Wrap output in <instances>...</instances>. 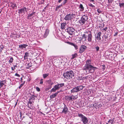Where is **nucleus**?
I'll use <instances>...</instances> for the list:
<instances>
[{"instance_id":"f257e3e1","label":"nucleus","mask_w":124,"mask_h":124,"mask_svg":"<svg viewBox=\"0 0 124 124\" xmlns=\"http://www.w3.org/2000/svg\"><path fill=\"white\" fill-rule=\"evenodd\" d=\"M85 62L86 63L83 70L85 71L87 74L93 73L95 69H97V68L94 67L91 65L92 62L91 60H86Z\"/></svg>"},{"instance_id":"f03ea898","label":"nucleus","mask_w":124,"mask_h":124,"mask_svg":"<svg viewBox=\"0 0 124 124\" xmlns=\"http://www.w3.org/2000/svg\"><path fill=\"white\" fill-rule=\"evenodd\" d=\"M63 76L64 78L68 79H73L74 78L75 74L73 71L71 70L64 72Z\"/></svg>"},{"instance_id":"7ed1b4c3","label":"nucleus","mask_w":124,"mask_h":124,"mask_svg":"<svg viewBox=\"0 0 124 124\" xmlns=\"http://www.w3.org/2000/svg\"><path fill=\"white\" fill-rule=\"evenodd\" d=\"M64 83H61L60 84H58L54 86L50 90V92H56V90H59L61 87H62L64 86Z\"/></svg>"},{"instance_id":"20e7f679","label":"nucleus","mask_w":124,"mask_h":124,"mask_svg":"<svg viewBox=\"0 0 124 124\" xmlns=\"http://www.w3.org/2000/svg\"><path fill=\"white\" fill-rule=\"evenodd\" d=\"M88 19L87 16L85 15H83L80 20L79 21V23L80 25H82L85 24V22H87Z\"/></svg>"},{"instance_id":"39448f33","label":"nucleus","mask_w":124,"mask_h":124,"mask_svg":"<svg viewBox=\"0 0 124 124\" xmlns=\"http://www.w3.org/2000/svg\"><path fill=\"white\" fill-rule=\"evenodd\" d=\"M85 87V86L82 85H80L76 86L74 87L71 91V93H74L79 92L82 90L83 88Z\"/></svg>"},{"instance_id":"423d86ee","label":"nucleus","mask_w":124,"mask_h":124,"mask_svg":"<svg viewBox=\"0 0 124 124\" xmlns=\"http://www.w3.org/2000/svg\"><path fill=\"white\" fill-rule=\"evenodd\" d=\"M78 116L81 119V120L84 124H86L88 122L87 118L82 114L78 113Z\"/></svg>"},{"instance_id":"0eeeda50","label":"nucleus","mask_w":124,"mask_h":124,"mask_svg":"<svg viewBox=\"0 0 124 124\" xmlns=\"http://www.w3.org/2000/svg\"><path fill=\"white\" fill-rule=\"evenodd\" d=\"M76 17V15L73 14H69L66 15L64 19L66 21L71 20L73 19V18H75Z\"/></svg>"},{"instance_id":"6e6552de","label":"nucleus","mask_w":124,"mask_h":124,"mask_svg":"<svg viewBox=\"0 0 124 124\" xmlns=\"http://www.w3.org/2000/svg\"><path fill=\"white\" fill-rule=\"evenodd\" d=\"M75 29L72 27H68L65 29V31L68 32L69 34L72 35L74 34Z\"/></svg>"},{"instance_id":"1a4fd4ad","label":"nucleus","mask_w":124,"mask_h":124,"mask_svg":"<svg viewBox=\"0 0 124 124\" xmlns=\"http://www.w3.org/2000/svg\"><path fill=\"white\" fill-rule=\"evenodd\" d=\"M92 33L91 31H87V38L88 41L89 42H92L93 37Z\"/></svg>"},{"instance_id":"9d476101","label":"nucleus","mask_w":124,"mask_h":124,"mask_svg":"<svg viewBox=\"0 0 124 124\" xmlns=\"http://www.w3.org/2000/svg\"><path fill=\"white\" fill-rule=\"evenodd\" d=\"M27 8L26 7H23L22 8L20 9H19L18 10V13L19 15L22 13H24L25 11L26 12H27Z\"/></svg>"},{"instance_id":"9b49d317","label":"nucleus","mask_w":124,"mask_h":124,"mask_svg":"<svg viewBox=\"0 0 124 124\" xmlns=\"http://www.w3.org/2000/svg\"><path fill=\"white\" fill-rule=\"evenodd\" d=\"M87 47L84 45L81 46L79 48V53L81 54L85 51V50L86 49Z\"/></svg>"},{"instance_id":"f8f14e48","label":"nucleus","mask_w":124,"mask_h":124,"mask_svg":"<svg viewBox=\"0 0 124 124\" xmlns=\"http://www.w3.org/2000/svg\"><path fill=\"white\" fill-rule=\"evenodd\" d=\"M93 106V108H95L96 110L98 111L99 110L100 108H101L102 107V105L101 104H97L96 103H95L94 104Z\"/></svg>"},{"instance_id":"ddd939ff","label":"nucleus","mask_w":124,"mask_h":124,"mask_svg":"<svg viewBox=\"0 0 124 124\" xmlns=\"http://www.w3.org/2000/svg\"><path fill=\"white\" fill-rule=\"evenodd\" d=\"M68 111V109L66 105L64 104V107L62 112V113H63L64 114H66Z\"/></svg>"},{"instance_id":"4468645a","label":"nucleus","mask_w":124,"mask_h":124,"mask_svg":"<svg viewBox=\"0 0 124 124\" xmlns=\"http://www.w3.org/2000/svg\"><path fill=\"white\" fill-rule=\"evenodd\" d=\"M101 34V32H99L98 33L95 35V38L97 40H101V38L100 37Z\"/></svg>"},{"instance_id":"2eb2a0df","label":"nucleus","mask_w":124,"mask_h":124,"mask_svg":"<svg viewBox=\"0 0 124 124\" xmlns=\"http://www.w3.org/2000/svg\"><path fill=\"white\" fill-rule=\"evenodd\" d=\"M67 100L68 101H72L74 100V97L73 95H71L70 96H67L66 98Z\"/></svg>"},{"instance_id":"dca6fc26","label":"nucleus","mask_w":124,"mask_h":124,"mask_svg":"<svg viewBox=\"0 0 124 124\" xmlns=\"http://www.w3.org/2000/svg\"><path fill=\"white\" fill-rule=\"evenodd\" d=\"M115 118H113L109 119L108 121V123H107L106 124H113L115 123V122L114 121Z\"/></svg>"},{"instance_id":"f3484780","label":"nucleus","mask_w":124,"mask_h":124,"mask_svg":"<svg viewBox=\"0 0 124 124\" xmlns=\"http://www.w3.org/2000/svg\"><path fill=\"white\" fill-rule=\"evenodd\" d=\"M34 62H35V63H36L38 64L36 66V67H38L41 62V61L40 58L38 59L36 61H34Z\"/></svg>"},{"instance_id":"a211bd4d","label":"nucleus","mask_w":124,"mask_h":124,"mask_svg":"<svg viewBox=\"0 0 124 124\" xmlns=\"http://www.w3.org/2000/svg\"><path fill=\"white\" fill-rule=\"evenodd\" d=\"M6 82V80H4L0 81V89L1 88L3 85L5 84Z\"/></svg>"},{"instance_id":"6ab92c4d","label":"nucleus","mask_w":124,"mask_h":124,"mask_svg":"<svg viewBox=\"0 0 124 124\" xmlns=\"http://www.w3.org/2000/svg\"><path fill=\"white\" fill-rule=\"evenodd\" d=\"M11 5V6L12 7L13 9H16L17 7L16 4L15 3L10 2V3Z\"/></svg>"},{"instance_id":"aec40b11","label":"nucleus","mask_w":124,"mask_h":124,"mask_svg":"<svg viewBox=\"0 0 124 124\" xmlns=\"http://www.w3.org/2000/svg\"><path fill=\"white\" fill-rule=\"evenodd\" d=\"M28 46L26 44H23L19 45V48L21 49H23L24 48H25L26 47Z\"/></svg>"},{"instance_id":"412c9836","label":"nucleus","mask_w":124,"mask_h":124,"mask_svg":"<svg viewBox=\"0 0 124 124\" xmlns=\"http://www.w3.org/2000/svg\"><path fill=\"white\" fill-rule=\"evenodd\" d=\"M87 31H86L85 32V34H83L82 35V38H81V39H80V40H81L83 38L86 39L87 38Z\"/></svg>"},{"instance_id":"4be33fe9","label":"nucleus","mask_w":124,"mask_h":124,"mask_svg":"<svg viewBox=\"0 0 124 124\" xmlns=\"http://www.w3.org/2000/svg\"><path fill=\"white\" fill-rule=\"evenodd\" d=\"M67 24L66 23H63L61 24V27L62 30H64Z\"/></svg>"},{"instance_id":"5701e85b","label":"nucleus","mask_w":124,"mask_h":124,"mask_svg":"<svg viewBox=\"0 0 124 124\" xmlns=\"http://www.w3.org/2000/svg\"><path fill=\"white\" fill-rule=\"evenodd\" d=\"M48 33L49 31L48 30H46L43 36V37L45 38H46L48 35Z\"/></svg>"},{"instance_id":"b1692460","label":"nucleus","mask_w":124,"mask_h":124,"mask_svg":"<svg viewBox=\"0 0 124 124\" xmlns=\"http://www.w3.org/2000/svg\"><path fill=\"white\" fill-rule=\"evenodd\" d=\"M29 56V53L28 52H26L25 54V55L24 57V59H28V57Z\"/></svg>"},{"instance_id":"393cba45","label":"nucleus","mask_w":124,"mask_h":124,"mask_svg":"<svg viewBox=\"0 0 124 124\" xmlns=\"http://www.w3.org/2000/svg\"><path fill=\"white\" fill-rule=\"evenodd\" d=\"M36 98V96L34 95H32L30 97V98L29 99H30L31 100L34 101V100H35V98Z\"/></svg>"},{"instance_id":"a878e982","label":"nucleus","mask_w":124,"mask_h":124,"mask_svg":"<svg viewBox=\"0 0 124 124\" xmlns=\"http://www.w3.org/2000/svg\"><path fill=\"white\" fill-rule=\"evenodd\" d=\"M78 54L77 53H75L74 54H72L71 55L72 57L71 58V59H73L78 56Z\"/></svg>"},{"instance_id":"bb28decb","label":"nucleus","mask_w":124,"mask_h":124,"mask_svg":"<svg viewBox=\"0 0 124 124\" xmlns=\"http://www.w3.org/2000/svg\"><path fill=\"white\" fill-rule=\"evenodd\" d=\"M79 8H80V10L81 11H83L84 9V7H83V5L80 4L79 7Z\"/></svg>"},{"instance_id":"cd10ccee","label":"nucleus","mask_w":124,"mask_h":124,"mask_svg":"<svg viewBox=\"0 0 124 124\" xmlns=\"http://www.w3.org/2000/svg\"><path fill=\"white\" fill-rule=\"evenodd\" d=\"M32 63L31 62L29 63L26 67V69H29L30 67L32 66Z\"/></svg>"},{"instance_id":"c85d7f7f","label":"nucleus","mask_w":124,"mask_h":124,"mask_svg":"<svg viewBox=\"0 0 124 124\" xmlns=\"http://www.w3.org/2000/svg\"><path fill=\"white\" fill-rule=\"evenodd\" d=\"M62 6V4L60 5L56 6L55 7V11H58V9L61 8V7Z\"/></svg>"},{"instance_id":"c756f323","label":"nucleus","mask_w":124,"mask_h":124,"mask_svg":"<svg viewBox=\"0 0 124 124\" xmlns=\"http://www.w3.org/2000/svg\"><path fill=\"white\" fill-rule=\"evenodd\" d=\"M49 75V73H46L43 74V77L44 78H46L47 76H48Z\"/></svg>"},{"instance_id":"7c9ffc66","label":"nucleus","mask_w":124,"mask_h":124,"mask_svg":"<svg viewBox=\"0 0 124 124\" xmlns=\"http://www.w3.org/2000/svg\"><path fill=\"white\" fill-rule=\"evenodd\" d=\"M57 96L56 94L55 93L54 94H52V95H50V97L51 99H52L55 98L56 96Z\"/></svg>"},{"instance_id":"2f4dec72","label":"nucleus","mask_w":124,"mask_h":124,"mask_svg":"<svg viewBox=\"0 0 124 124\" xmlns=\"http://www.w3.org/2000/svg\"><path fill=\"white\" fill-rule=\"evenodd\" d=\"M35 13V12H32L31 14H29L27 16L28 18V19L31 16Z\"/></svg>"},{"instance_id":"473e14b6","label":"nucleus","mask_w":124,"mask_h":124,"mask_svg":"<svg viewBox=\"0 0 124 124\" xmlns=\"http://www.w3.org/2000/svg\"><path fill=\"white\" fill-rule=\"evenodd\" d=\"M95 49L96 50L97 52H98L99 50L100 47L99 46H97L95 47Z\"/></svg>"},{"instance_id":"72a5a7b5","label":"nucleus","mask_w":124,"mask_h":124,"mask_svg":"<svg viewBox=\"0 0 124 124\" xmlns=\"http://www.w3.org/2000/svg\"><path fill=\"white\" fill-rule=\"evenodd\" d=\"M13 58L12 57H11L10 58V59L9 61V62L10 63H12L13 61Z\"/></svg>"},{"instance_id":"f704fd0d","label":"nucleus","mask_w":124,"mask_h":124,"mask_svg":"<svg viewBox=\"0 0 124 124\" xmlns=\"http://www.w3.org/2000/svg\"><path fill=\"white\" fill-rule=\"evenodd\" d=\"M32 102H34V101H32L30 99H29V101L28 102V104H32Z\"/></svg>"},{"instance_id":"c9c22d12","label":"nucleus","mask_w":124,"mask_h":124,"mask_svg":"<svg viewBox=\"0 0 124 124\" xmlns=\"http://www.w3.org/2000/svg\"><path fill=\"white\" fill-rule=\"evenodd\" d=\"M119 6L120 8L124 7V3H119Z\"/></svg>"},{"instance_id":"e433bc0d","label":"nucleus","mask_w":124,"mask_h":124,"mask_svg":"<svg viewBox=\"0 0 124 124\" xmlns=\"http://www.w3.org/2000/svg\"><path fill=\"white\" fill-rule=\"evenodd\" d=\"M28 107L29 108L31 109H32L33 108V107L31 105V104H28Z\"/></svg>"},{"instance_id":"4c0bfd02","label":"nucleus","mask_w":124,"mask_h":124,"mask_svg":"<svg viewBox=\"0 0 124 124\" xmlns=\"http://www.w3.org/2000/svg\"><path fill=\"white\" fill-rule=\"evenodd\" d=\"M25 83V81H24L23 83L21 84L20 85V86L19 87V89H20L22 87V86H23L24 84Z\"/></svg>"},{"instance_id":"58836bf2","label":"nucleus","mask_w":124,"mask_h":124,"mask_svg":"<svg viewBox=\"0 0 124 124\" xmlns=\"http://www.w3.org/2000/svg\"><path fill=\"white\" fill-rule=\"evenodd\" d=\"M67 43L69 45H71L73 46L75 44H74L73 43L70 42H67Z\"/></svg>"},{"instance_id":"ea45409f","label":"nucleus","mask_w":124,"mask_h":124,"mask_svg":"<svg viewBox=\"0 0 124 124\" xmlns=\"http://www.w3.org/2000/svg\"><path fill=\"white\" fill-rule=\"evenodd\" d=\"M43 83V79L42 78L41 79L39 82V84L42 85Z\"/></svg>"},{"instance_id":"a19ab883","label":"nucleus","mask_w":124,"mask_h":124,"mask_svg":"<svg viewBox=\"0 0 124 124\" xmlns=\"http://www.w3.org/2000/svg\"><path fill=\"white\" fill-rule=\"evenodd\" d=\"M88 5L89 6L92 7L93 8H94V7H95V6L94 5H93L92 4H91V3H89Z\"/></svg>"},{"instance_id":"79ce46f5","label":"nucleus","mask_w":124,"mask_h":124,"mask_svg":"<svg viewBox=\"0 0 124 124\" xmlns=\"http://www.w3.org/2000/svg\"><path fill=\"white\" fill-rule=\"evenodd\" d=\"M36 89L38 92H39L40 91V88L38 87H36Z\"/></svg>"},{"instance_id":"37998d69","label":"nucleus","mask_w":124,"mask_h":124,"mask_svg":"<svg viewBox=\"0 0 124 124\" xmlns=\"http://www.w3.org/2000/svg\"><path fill=\"white\" fill-rule=\"evenodd\" d=\"M82 76H78L77 78V79L78 80H81L82 79Z\"/></svg>"},{"instance_id":"c03bdc74","label":"nucleus","mask_w":124,"mask_h":124,"mask_svg":"<svg viewBox=\"0 0 124 124\" xmlns=\"http://www.w3.org/2000/svg\"><path fill=\"white\" fill-rule=\"evenodd\" d=\"M113 0H108V2L109 4H110L112 3L113 1Z\"/></svg>"},{"instance_id":"a18cd8bd","label":"nucleus","mask_w":124,"mask_h":124,"mask_svg":"<svg viewBox=\"0 0 124 124\" xmlns=\"http://www.w3.org/2000/svg\"><path fill=\"white\" fill-rule=\"evenodd\" d=\"M97 11L99 13H101L102 12V11L100 10V9H97Z\"/></svg>"},{"instance_id":"49530a36","label":"nucleus","mask_w":124,"mask_h":124,"mask_svg":"<svg viewBox=\"0 0 124 124\" xmlns=\"http://www.w3.org/2000/svg\"><path fill=\"white\" fill-rule=\"evenodd\" d=\"M73 46H74V47L75 49L77 50L78 49V46L75 45V44Z\"/></svg>"},{"instance_id":"de8ad7c7","label":"nucleus","mask_w":124,"mask_h":124,"mask_svg":"<svg viewBox=\"0 0 124 124\" xmlns=\"http://www.w3.org/2000/svg\"><path fill=\"white\" fill-rule=\"evenodd\" d=\"M107 29H108V28L107 27H106L105 28H104L102 29V30L103 31H106L107 30Z\"/></svg>"},{"instance_id":"09e8293b","label":"nucleus","mask_w":124,"mask_h":124,"mask_svg":"<svg viewBox=\"0 0 124 124\" xmlns=\"http://www.w3.org/2000/svg\"><path fill=\"white\" fill-rule=\"evenodd\" d=\"M102 69L103 70H104L105 69V65H102Z\"/></svg>"},{"instance_id":"8fccbe9b","label":"nucleus","mask_w":124,"mask_h":124,"mask_svg":"<svg viewBox=\"0 0 124 124\" xmlns=\"http://www.w3.org/2000/svg\"><path fill=\"white\" fill-rule=\"evenodd\" d=\"M62 91V90H60L59 91H57V92H56L55 93L56 94V95H57V94L59 93H60V92H61Z\"/></svg>"},{"instance_id":"3c124183","label":"nucleus","mask_w":124,"mask_h":124,"mask_svg":"<svg viewBox=\"0 0 124 124\" xmlns=\"http://www.w3.org/2000/svg\"><path fill=\"white\" fill-rule=\"evenodd\" d=\"M118 34V32L117 31L115 32V34L114 35V36H116Z\"/></svg>"},{"instance_id":"603ef678","label":"nucleus","mask_w":124,"mask_h":124,"mask_svg":"<svg viewBox=\"0 0 124 124\" xmlns=\"http://www.w3.org/2000/svg\"><path fill=\"white\" fill-rule=\"evenodd\" d=\"M46 8H48L47 6H46L45 7L44 9L42 11L45 12L46 10Z\"/></svg>"},{"instance_id":"864d4df0","label":"nucleus","mask_w":124,"mask_h":124,"mask_svg":"<svg viewBox=\"0 0 124 124\" xmlns=\"http://www.w3.org/2000/svg\"><path fill=\"white\" fill-rule=\"evenodd\" d=\"M15 75L16 76H17L18 77H20V75L19 74H18L17 73H16V74Z\"/></svg>"},{"instance_id":"5fc2aeb1","label":"nucleus","mask_w":124,"mask_h":124,"mask_svg":"<svg viewBox=\"0 0 124 124\" xmlns=\"http://www.w3.org/2000/svg\"><path fill=\"white\" fill-rule=\"evenodd\" d=\"M68 0H64L63 2V4H65L67 2Z\"/></svg>"},{"instance_id":"6e6d98bb","label":"nucleus","mask_w":124,"mask_h":124,"mask_svg":"<svg viewBox=\"0 0 124 124\" xmlns=\"http://www.w3.org/2000/svg\"><path fill=\"white\" fill-rule=\"evenodd\" d=\"M104 38L105 39H107L108 37V36H106V35H104Z\"/></svg>"},{"instance_id":"4d7b16f0","label":"nucleus","mask_w":124,"mask_h":124,"mask_svg":"<svg viewBox=\"0 0 124 124\" xmlns=\"http://www.w3.org/2000/svg\"><path fill=\"white\" fill-rule=\"evenodd\" d=\"M94 104H91V105L89 106V107H92V108H93V105Z\"/></svg>"},{"instance_id":"13d9d810","label":"nucleus","mask_w":124,"mask_h":124,"mask_svg":"<svg viewBox=\"0 0 124 124\" xmlns=\"http://www.w3.org/2000/svg\"><path fill=\"white\" fill-rule=\"evenodd\" d=\"M34 66H35L36 67V68H37V67H36V66H37L38 65V64L36 63H35V62L34 63V64L33 65Z\"/></svg>"},{"instance_id":"bf43d9fd","label":"nucleus","mask_w":124,"mask_h":124,"mask_svg":"<svg viewBox=\"0 0 124 124\" xmlns=\"http://www.w3.org/2000/svg\"><path fill=\"white\" fill-rule=\"evenodd\" d=\"M3 48H4V47L3 46L1 47L0 46V48L1 49V50H3Z\"/></svg>"},{"instance_id":"052dcab7","label":"nucleus","mask_w":124,"mask_h":124,"mask_svg":"<svg viewBox=\"0 0 124 124\" xmlns=\"http://www.w3.org/2000/svg\"><path fill=\"white\" fill-rule=\"evenodd\" d=\"M62 0H59L58 1V3H60L61 2V1H62Z\"/></svg>"},{"instance_id":"680f3d73","label":"nucleus","mask_w":124,"mask_h":124,"mask_svg":"<svg viewBox=\"0 0 124 124\" xmlns=\"http://www.w3.org/2000/svg\"><path fill=\"white\" fill-rule=\"evenodd\" d=\"M89 0L91 2H93L94 1V0Z\"/></svg>"},{"instance_id":"e2e57ef3","label":"nucleus","mask_w":124,"mask_h":124,"mask_svg":"<svg viewBox=\"0 0 124 124\" xmlns=\"http://www.w3.org/2000/svg\"><path fill=\"white\" fill-rule=\"evenodd\" d=\"M20 117L21 118L22 117V114H21V112H20Z\"/></svg>"},{"instance_id":"0e129e2a","label":"nucleus","mask_w":124,"mask_h":124,"mask_svg":"<svg viewBox=\"0 0 124 124\" xmlns=\"http://www.w3.org/2000/svg\"><path fill=\"white\" fill-rule=\"evenodd\" d=\"M11 69L12 70H14L15 69V68H14V69H13V68L12 67H11Z\"/></svg>"},{"instance_id":"69168bd1","label":"nucleus","mask_w":124,"mask_h":124,"mask_svg":"<svg viewBox=\"0 0 124 124\" xmlns=\"http://www.w3.org/2000/svg\"><path fill=\"white\" fill-rule=\"evenodd\" d=\"M22 80H23V78H21V82H23V81H22Z\"/></svg>"},{"instance_id":"338daca9","label":"nucleus","mask_w":124,"mask_h":124,"mask_svg":"<svg viewBox=\"0 0 124 124\" xmlns=\"http://www.w3.org/2000/svg\"><path fill=\"white\" fill-rule=\"evenodd\" d=\"M17 102H16V104L15 105V106H14V107H16V105H17Z\"/></svg>"},{"instance_id":"774afa93","label":"nucleus","mask_w":124,"mask_h":124,"mask_svg":"<svg viewBox=\"0 0 124 124\" xmlns=\"http://www.w3.org/2000/svg\"><path fill=\"white\" fill-rule=\"evenodd\" d=\"M49 83H50L52 85L53 84V82H51Z\"/></svg>"}]
</instances>
